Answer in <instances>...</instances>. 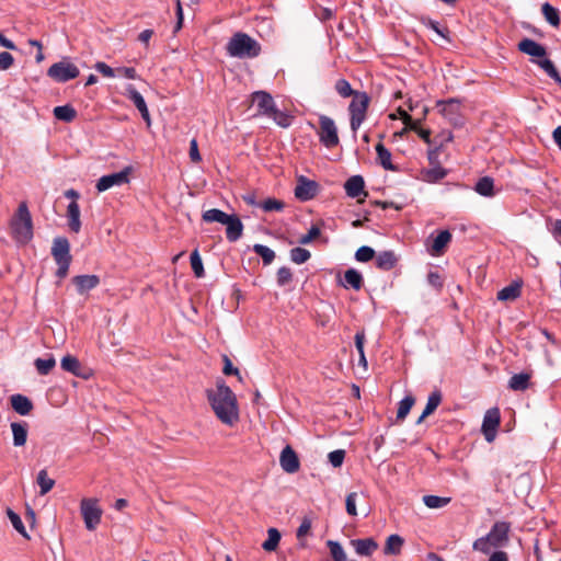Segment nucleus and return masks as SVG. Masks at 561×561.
<instances>
[{
    "mask_svg": "<svg viewBox=\"0 0 561 561\" xmlns=\"http://www.w3.org/2000/svg\"><path fill=\"white\" fill-rule=\"evenodd\" d=\"M206 397L215 415L222 424L233 426L238 423L239 407L237 397L225 381H217L215 389H207Z\"/></svg>",
    "mask_w": 561,
    "mask_h": 561,
    "instance_id": "f257e3e1",
    "label": "nucleus"
},
{
    "mask_svg": "<svg viewBox=\"0 0 561 561\" xmlns=\"http://www.w3.org/2000/svg\"><path fill=\"white\" fill-rule=\"evenodd\" d=\"M510 524L507 522H496L491 530L483 537L474 540L472 548L484 554L490 553L492 548H502L508 543Z\"/></svg>",
    "mask_w": 561,
    "mask_h": 561,
    "instance_id": "f03ea898",
    "label": "nucleus"
},
{
    "mask_svg": "<svg viewBox=\"0 0 561 561\" xmlns=\"http://www.w3.org/2000/svg\"><path fill=\"white\" fill-rule=\"evenodd\" d=\"M518 49L519 51L536 58L533 59V61L537 64L550 78L561 84V77L553 62L546 58L547 50L541 44L531 38H524L518 43Z\"/></svg>",
    "mask_w": 561,
    "mask_h": 561,
    "instance_id": "7ed1b4c3",
    "label": "nucleus"
},
{
    "mask_svg": "<svg viewBox=\"0 0 561 561\" xmlns=\"http://www.w3.org/2000/svg\"><path fill=\"white\" fill-rule=\"evenodd\" d=\"M11 233L13 239L22 244H26L33 238L32 216L25 202L20 203L11 221Z\"/></svg>",
    "mask_w": 561,
    "mask_h": 561,
    "instance_id": "20e7f679",
    "label": "nucleus"
},
{
    "mask_svg": "<svg viewBox=\"0 0 561 561\" xmlns=\"http://www.w3.org/2000/svg\"><path fill=\"white\" fill-rule=\"evenodd\" d=\"M226 50L231 57L240 59L255 58L261 53V45L247 33L238 32L227 43Z\"/></svg>",
    "mask_w": 561,
    "mask_h": 561,
    "instance_id": "39448f33",
    "label": "nucleus"
},
{
    "mask_svg": "<svg viewBox=\"0 0 561 561\" xmlns=\"http://www.w3.org/2000/svg\"><path fill=\"white\" fill-rule=\"evenodd\" d=\"M51 255L58 266L56 276L59 279H64L68 275L69 266L72 261L70 243L66 237H56L53 240Z\"/></svg>",
    "mask_w": 561,
    "mask_h": 561,
    "instance_id": "423d86ee",
    "label": "nucleus"
},
{
    "mask_svg": "<svg viewBox=\"0 0 561 561\" xmlns=\"http://www.w3.org/2000/svg\"><path fill=\"white\" fill-rule=\"evenodd\" d=\"M370 98L364 91H359L353 96L348 106L351 115V129L356 133L366 118V113L369 106Z\"/></svg>",
    "mask_w": 561,
    "mask_h": 561,
    "instance_id": "0eeeda50",
    "label": "nucleus"
},
{
    "mask_svg": "<svg viewBox=\"0 0 561 561\" xmlns=\"http://www.w3.org/2000/svg\"><path fill=\"white\" fill-rule=\"evenodd\" d=\"M317 134L319 136L320 142L325 148H334L340 142L337 127L334 121L327 115L319 116V129L317 130Z\"/></svg>",
    "mask_w": 561,
    "mask_h": 561,
    "instance_id": "6e6552de",
    "label": "nucleus"
},
{
    "mask_svg": "<svg viewBox=\"0 0 561 561\" xmlns=\"http://www.w3.org/2000/svg\"><path fill=\"white\" fill-rule=\"evenodd\" d=\"M96 499H82L80 511L88 530H94L101 522L102 510Z\"/></svg>",
    "mask_w": 561,
    "mask_h": 561,
    "instance_id": "1a4fd4ad",
    "label": "nucleus"
},
{
    "mask_svg": "<svg viewBox=\"0 0 561 561\" xmlns=\"http://www.w3.org/2000/svg\"><path fill=\"white\" fill-rule=\"evenodd\" d=\"M79 75V68L67 60L55 62L47 70V76L57 82H67L71 79H76Z\"/></svg>",
    "mask_w": 561,
    "mask_h": 561,
    "instance_id": "9d476101",
    "label": "nucleus"
},
{
    "mask_svg": "<svg viewBox=\"0 0 561 561\" xmlns=\"http://www.w3.org/2000/svg\"><path fill=\"white\" fill-rule=\"evenodd\" d=\"M131 171V167H126L119 172L103 175L96 182V190L99 192H104L113 186H121L127 184L129 182V174Z\"/></svg>",
    "mask_w": 561,
    "mask_h": 561,
    "instance_id": "9b49d317",
    "label": "nucleus"
},
{
    "mask_svg": "<svg viewBox=\"0 0 561 561\" xmlns=\"http://www.w3.org/2000/svg\"><path fill=\"white\" fill-rule=\"evenodd\" d=\"M320 190V185L308 178L300 175L297 179L295 187V197L301 202H307L314 198Z\"/></svg>",
    "mask_w": 561,
    "mask_h": 561,
    "instance_id": "f8f14e48",
    "label": "nucleus"
},
{
    "mask_svg": "<svg viewBox=\"0 0 561 561\" xmlns=\"http://www.w3.org/2000/svg\"><path fill=\"white\" fill-rule=\"evenodd\" d=\"M501 414L497 408L489 409L483 417L481 431L486 442L491 443L496 436L497 427L500 426Z\"/></svg>",
    "mask_w": 561,
    "mask_h": 561,
    "instance_id": "ddd939ff",
    "label": "nucleus"
},
{
    "mask_svg": "<svg viewBox=\"0 0 561 561\" xmlns=\"http://www.w3.org/2000/svg\"><path fill=\"white\" fill-rule=\"evenodd\" d=\"M124 95L130 100L136 108L139 111L142 119L145 121L147 127L151 126V117L150 113L147 106V103L142 95L136 90V88L133 84H128L125 88Z\"/></svg>",
    "mask_w": 561,
    "mask_h": 561,
    "instance_id": "4468645a",
    "label": "nucleus"
},
{
    "mask_svg": "<svg viewBox=\"0 0 561 561\" xmlns=\"http://www.w3.org/2000/svg\"><path fill=\"white\" fill-rule=\"evenodd\" d=\"M251 98L252 102L257 106V116L267 117L276 107L272 95L266 91H255L251 94Z\"/></svg>",
    "mask_w": 561,
    "mask_h": 561,
    "instance_id": "2eb2a0df",
    "label": "nucleus"
},
{
    "mask_svg": "<svg viewBox=\"0 0 561 561\" xmlns=\"http://www.w3.org/2000/svg\"><path fill=\"white\" fill-rule=\"evenodd\" d=\"M437 106L440 107V113L453 124L460 123V102L457 99H449L447 101H438Z\"/></svg>",
    "mask_w": 561,
    "mask_h": 561,
    "instance_id": "dca6fc26",
    "label": "nucleus"
},
{
    "mask_svg": "<svg viewBox=\"0 0 561 561\" xmlns=\"http://www.w3.org/2000/svg\"><path fill=\"white\" fill-rule=\"evenodd\" d=\"M280 467L287 473H295L300 468V462L297 454L290 446H286L279 457Z\"/></svg>",
    "mask_w": 561,
    "mask_h": 561,
    "instance_id": "f3484780",
    "label": "nucleus"
},
{
    "mask_svg": "<svg viewBox=\"0 0 561 561\" xmlns=\"http://www.w3.org/2000/svg\"><path fill=\"white\" fill-rule=\"evenodd\" d=\"M224 225L226 226V238L229 242H236L242 237L244 227L236 214H231Z\"/></svg>",
    "mask_w": 561,
    "mask_h": 561,
    "instance_id": "a211bd4d",
    "label": "nucleus"
},
{
    "mask_svg": "<svg viewBox=\"0 0 561 561\" xmlns=\"http://www.w3.org/2000/svg\"><path fill=\"white\" fill-rule=\"evenodd\" d=\"M346 195L352 198H357L360 195L366 197L368 194L365 192V181L362 175L351 176L344 184Z\"/></svg>",
    "mask_w": 561,
    "mask_h": 561,
    "instance_id": "6ab92c4d",
    "label": "nucleus"
},
{
    "mask_svg": "<svg viewBox=\"0 0 561 561\" xmlns=\"http://www.w3.org/2000/svg\"><path fill=\"white\" fill-rule=\"evenodd\" d=\"M77 291L84 294L100 284V277L98 275H78L72 278Z\"/></svg>",
    "mask_w": 561,
    "mask_h": 561,
    "instance_id": "aec40b11",
    "label": "nucleus"
},
{
    "mask_svg": "<svg viewBox=\"0 0 561 561\" xmlns=\"http://www.w3.org/2000/svg\"><path fill=\"white\" fill-rule=\"evenodd\" d=\"M351 545L357 554L365 557H370L378 549V543L374 538L353 539Z\"/></svg>",
    "mask_w": 561,
    "mask_h": 561,
    "instance_id": "412c9836",
    "label": "nucleus"
},
{
    "mask_svg": "<svg viewBox=\"0 0 561 561\" xmlns=\"http://www.w3.org/2000/svg\"><path fill=\"white\" fill-rule=\"evenodd\" d=\"M522 286H523V280H520V279L514 280L508 286L502 288L497 293L496 297L500 301H514L520 296Z\"/></svg>",
    "mask_w": 561,
    "mask_h": 561,
    "instance_id": "4be33fe9",
    "label": "nucleus"
},
{
    "mask_svg": "<svg viewBox=\"0 0 561 561\" xmlns=\"http://www.w3.org/2000/svg\"><path fill=\"white\" fill-rule=\"evenodd\" d=\"M451 241V233L448 230H442L433 239L432 244L428 248V251L432 255H440L443 254L447 244Z\"/></svg>",
    "mask_w": 561,
    "mask_h": 561,
    "instance_id": "5701e85b",
    "label": "nucleus"
},
{
    "mask_svg": "<svg viewBox=\"0 0 561 561\" xmlns=\"http://www.w3.org/2000/svg\"><path fill=\"white\" fill-rule=\"evenodd\" d=\"M12 409L20 415H27L33 410V402L23 394H13L10 398Z\"/></svg>",
    "mask_w": 561,
    "mask_h": 561,
    "instance_id": "b1692460",
    "label": "nucleus"
},
{
    "mask_svg": "<svg viewBox=\"0 0 561 561\" xmlns=\"http://www.w3.org/2000/svg\"><path fill=\"white\" fill-rule=\"evenodd\" d=\"M11 430L13 434V445L21 447L26 444L28 425L26 422H12Z\"/></svg>",
    "mask_w": 561,
    "mask_h": 561,
    "instance_id": "393cba45",
    "label": "nucleus"
},
{
    "mask_svg": "<svg viewBox=\"0 0 561 561\" xmlns=\"http://www.w3.org/2000/svg\"><path fill=\"white\" fill-rule=\"evenodd\" d=\"M67 218L69 229L78 233L81 229V220H80V207L76 201H72L67 207Z\"/></svg>",
    "mask_w": 561,
    "mask_h": 561,
    "instance_id": "a878e982",
    "label": "nucleus"
},
{
    "mask_svg": "<svg viewBox=\"0 0 561 561\" xmlns=\"http://www.w3.org/2000/svg\"><path fill=\"white\" fill-rule=\"evenodd\" d=\"M398 263L396 253L391 250L380 252L376 257V267L381 271H390Z\"/></svg>",
    "mask_w": 561,
    "mask_h": 561,
    "instance_id": "bb28decb",
    "label": "nucleus"
},
{
    "mask_svg": "<svg viewBox=\"0 0 561 561\" xmlns=\"http://www.w3.org/2000/svg\"><path fill=\"white\" fill-rule=\"evenodd\" d=\"M443 399L442 392L438 389H435L431 394L428 396L425 409L421 416L417 420V424L422 423L425 417L434 413V411L438 408Z\"/></svg>",
    "mask_w": 561,
    "mask_h": 561,
    "instance_id": "cd10ccee",
    "label": "nucleus"
},
{
    "mask_svg": "<svg viewBox=\"0 0 561 561\" xmlns=\"http://www.w3.org/2000/svg\"><path fill=\"white\" fill-rule=\"evenodd\" d=\"M377 161L388 171H397L398 168L391 162V152L383 146L382 142L376 145Z\"/></svg>",
    "mask_w": 561,
    "mask_h": 561,
    "instance_id": "c85d7f7f",
    "label": "nucleus"
},
{
    "mask_svg": "<svg viewBox=\"0 0 561 561\" xmlns=\"http://www.w3.org/2000/svg\"><path fill=\"white\" fill-rule=\"evenodd\" d=\"M404 545V539L397 535H390L387 540L383 548V553L387 556H398L401 553L402 547Z\"/></svg>",
    "mask_w": 561,
    "mask_h": 561,
    "instance_id": "c756f323",
    "label": "nucleus"
},
{
    "mask_svg": "<svg viewBox=\"0 0 561 561\" xmlns=\"http://www.w3.org/2000/svg\"><path fill=\"white\" fill-rule=\"evenodd\" d=\"M344 287H352L355 290H359L363 287V276L355 268H348L344 273Z\"/></svg>",
    "mask_w": 561,
    "mask_h": 561,
    "instance_id": "7c9ffc66",
    "label": "nucleus"
},
{
    "mask_svg": "<svg viewBox=\"0 0 561 561\" xmlns=\"http://www.w3.org/2000/svg\"><path fill=\"white\" fill-rule=\"evenodd\" d=\"M530 375L527 373L515 374L508 381L510 389L524 391L529 387Z\"/></svg>",
    "mask_w": 561,
    "mask_h": 561,
    "instance_id": "2f4dec72",
    "label": "nucleus"
},
{
    "mask_svg": "<svg viewBox=\"0 0 561 561\" xmlns=\"http://www.w3.org/2000/svg\"><path fill=\"white\" fill-rule=\"evenodd\" d=\"M53 113L58 121H62L66 123H70L77 117V111L73 106L69 104L56 106Z\"/></svg>",
    "mask_w": 561,
    "mask_h": 561,
    "instance_id": "473e14b6",
    "label": "nucleus"
},
{
    "mask_svg": "<svg viewBox=\"0 0 561 561\" xmlns=\"http://www.w3.org/2000/svg\"><path fill=\"white\" fill-rule=\"evenodd\" d=\"M474 191L485 197H492L494 195V181L490 176L481 178L474 186Z\"/></svg>",
    "mask_w": 561,
    "mask_h": 561,
    "instance_id": "72a5a7b5",
    "label": "nucleus"
},
{
    "mask_svg": "<svg viewBox=\"0 0 561 561\" xmlns=\"http://www.w3.org/2000/svg\"><path fill=\"white\" fill-rule=\"evenodd\" d=\"M60 366L64 370L73 374L75 376L82 377L80 373L81 364L77 357L72 355H66L61 358Z\"/></svg>",
    "mask_w": 561,
    "mask_h": 561,
    "instance_id": "f704fd0d",
    "label": "nucleus"
},
{
    "mask_svg": "<svg viewBox=\"0 0 561 561\" xmlns=\"http://www.w3.org/2000/svg\"><path fill=\"white\" fill-rule=\"evenodd\" d=\"M230 215L218 208H211L202 214V219L205 222H219L224 225Z\"/></svg>",
    "mask_w": 561,
    "mask_h": 561,
    "instance_id": "c9c22d12",
    "label": "nucleus"
},
{
    "mask_svg": "<svg viewBox=\"0 0 561 561\" xmlns=\"http://www.w3.org/2000/svg\"><path fill=\"white\" fill-rule=\"evenodd\" d=\"M280 533L276 528H270L267 530V539L262 543V548L265 551H275L280 541Z\"/></svg>",
    "mask_w": 561,
    "mask_h": 561,
    "instance_id": "e433bc0d",
    "label": "nucleus"
},
{
    "mask_svg": "<svg viewBox=\"0 0 561 561\" xmlns=\"http://www.w3.org/2000/svg\"><path fill=\"white\" fill-rule=\"evenodd\" d=\"M267 117L272 118L282 128L289 127L294 118L291 115L278 110L277 107H275Z\"/></svg>",
    "mask_w": 561,
    "mask_h": 561,
    "instance_id": "4c0bfd02",
    "label": "nucleus"
},
{
    "mask_svg": "<svg viewBox=\"0 0 561 561\" xmlns=\"http://www.w3.org/2000/svg\"><path fill=\"white\" fill-rule=\"evenodd\" d=\"M541 11H542V14H543L546 21L549 24H551L552 26L560 25L559 11L554 7H552L550 3L546 2L542 4Z\"/></svg>",
    "mask_w": 561,
    "mask_h": 561,
    "instance_id": "58836bf2",
    "label": "nucleus"
},
{
    "mask_svg": "<svg viewBox=\"0 0 561 561\" xmlns=\"http://www.w3.org/2000/svg\"><path fill=\"white\" fill-rule=\"evenodd\" d=\"M36 481L41 488V495L48 493L55 485V480L48 477V473L45 469L38 472Z\"/></svg>",
    "mask_w": 561,
    "mask_h": 561,
    "instance_id": "ea45409f",
    "label": "nucleus"
},
{
    "mask_svg": "<svg viewBox=\"0 0 561 561\" xmlns=\"http://www.w3.org/2000/svg\"><path fill=\"white\" fill-rule=\"evenodd\" d=\"M34 365L39 375L46 376L55 367L56 360L53 356H49L48 358H36Z\"/></svg>",
    "mask_w": 561,
    "mask_h": 561,
    "instance_id": "a19ab883",
    "label": "nucleus"
},
{
    "mask_svg": "<svg viewBox=\"0 0 561 561\" xmlns=\"http://www.w3.org/2000/svg\"><path fill=\"white\" fill-rule=\"evenodd\" d=\"M450 497H444L438 495H424L423 503L428 508H442L450 503Z\"/></svg>",
    "mask_w": 561,
    "mask_h": 561,
    "instance_id": "79ce46f5",
    "label": "nucleus"
},
{
    "mask_svg": "<svg viewBox=\"0 0 561 561\" xmlns=\"http://www.w3.org/2000/svg\"><path fill=\"white\" fill-rule=\"evenodd\" d=\"M253 251L262 257L264 265H270L275 259V252L266 245L256 243Z\"/></svg>",
    "mask_w": 561,
    "mask_h": 561,
    "instance_id": "37998d69",
    "label": "nucleus"
},
{
    "mask_svg": "<svg viewBox=\"0 0 561 561\" xmlns=\"http://www.w3.org/2000/svg\"><path fill=\"white\" fill-rule=\"evenodd\" d=\"M327 546L330 549L333 561H346V553L340 542L328 540Z\"/></svg>",
    "mask_w": 561,
    "mask_h": 561,
    "instance_id": "c03bdc74",
    "label": "nucleus"
},
{
    "mask_svg": "<svg viewBox=\"0 0 561 561\" xmlns=\"http://www.w3.org/2000/svg\"><path fill=\"white\" fill-rule=\"evenodd\" d=\"M415 400L412 396L404 397L400 402L397 411V419L403 420L409 414Z\"/></svg>",
    "mask_w": 561,
    "mask_h": 561,
    "instance_id": "a18cd8bd",
    "label": "nucleus"
},
{
    "mask_svg": "<svg viewBox=\"0 0 561 561\" xmlns=\"http://www.w3.org/2000/svg\"><path fill=\"white\" fill-rule=\"evenodd\" d=\"M7 515L12 524V526L14 527V529L21 534L24 538H30L27 533H26V529L22 523V519L21 517L14 512L12 511L11 508H8L7 510Z\"/></svg>",
    "mask_w": 561,
    "mask_h": 561,
    "instance_id": "49530a36",
    "label": "nucleus"
},
{
    "mask_svg": "<svg viewBox=\"0 0 561 561\" xmlns=\"http://www.w3.org/2000/svg\"><path fill=\"white\" fill-rule=\"evenodd\" d=\"M310 256V251L305 248L297 247L290 250V260L296 264H302L307 262Z\"/></svg>",
    "mask_w": 561,
    "mask_h": 561,
    "instance_id": "de8ad7c7",
    "label": "nucleus"
},
{
    "mask_svg": "<svg viewBox=\"0 0 561 561\" xmlns=\"http://www.w3.org/2000/svg\"><path fill=\"white\" fill-rule=\"evenodd\" d=\"M335 90L342 98L354 96L359 91L353 90L350 82L345 79H339L335 82Z\"/></svg>",
    "mask_w": 561,
    "mask_h": 561,
    "instance_id": "09e8293b",
    "label": "nucleus"
},
{
    "mask_svg": "<svg viewBox=\"0 0 561 561\" xmlns=\"http://www.w3.org/2000/svg\"><path fill=\"white\" fill-rule=\"evenodd\" d=\"M190 259H191V266H192V270H193L195 276L198 278L203 277L205 274V271H204L203 262H202V259H201V255H199L197 249H195L191 253Z\"/></svg>",
    "mask_w": 561,
    "mask_h": 561,
    "instance_id": "8fccbe9b",
    "label": "nucleus"
},
{
    "mask_svg": "<svg viewBox=\"0 0 561 561\" xmlns=\"http://www.w3.org/2000/svg\"><path fill=\"white\" fill-rule=\"evenodd\" d=\"M375 250L370 247H367V245H363L360 248L357 249V251L355 252V259L358 261V262H369L370 260H373L375 257Z\"/></svg>",
    "mask_w": 561,
    "mask_h": 561,
    "instance_id": "3c124183",
    "label": "nucleus"
},
{
    "mask_svg": "<svg viewBox=\"0 0 561 561\" xmlns=\"http://www.w3.org/2000/svg\"><path fill=\"white\" fill-rule=\"evenodd\" d=\"M446 174H447V171L444 168L436 165L426 171L425 179L428 182H437V181L444 179L446 176Z\"/></svg>",
    "mask_w": 561,
    "mask_h": 561,
    "instance_id": "603ef678",
    "label": "nucleus"
},
{
    "mask_svg": "<svg viewBox=\"0 0 561 561\" xmlns=\"http://www.w3.org/2000/svg\"><path fill=\"white\" fill-rule=\"evenodd\" d=\"M260 207L264 211H280L285 207V204L279 199L267 198L260 205Z\"/></svg>",
    "mask_w": 561,
    "mask_h": 561,
    "instance_id": "864d4df0",
    "label": "nucleus"
},
{
    "mask_svg": "<svg viewBox=\"0 0 561 561\" xmlns=\"http://www.w3.org/2000/svg\"><path fill=\"white\" fill-rule=\"evenodd\" d=\"M293 279V273L290 271V268L286 267V266H283V267H279L278 271H277V284L279 286H285L287 285L288 283H290Z\"/></svg>",
    "mask_w": 561,
    "mask_h": 561,
    "instance_id": "5fc2aeb1",
    "label": "nucleus"
},
{
    "mask_svg": "<svg viewBox=\"0 0 561 561\" xmlns=\"http://www.w3.org/2000/svg\"><path fill=\"white\" fill-rule=\"evenodd\" d=\"M328 458H329L330 463L334 468L341 467L344 461V458H345V450H343V449L333 450L328 455Z\"/></svg>",
    "mask_w": 561,
    "mask_h": 561,
    "instance_id": "6e6d98bb",
    "label": "nucleus"
},
{
    "mask_svg": "<svg viewBox=\"0 0 561 561\" xmlns=\"http://www.w3.org/2000/svg\"><path fill=\"white\" fill-rule=\"evenodd\" d=\"M357 496H358V494L356 492H351L346 496V501H345L346 512L351 516L357 515V510H356Z\"/></svg>",
    "mask_w": 561,
    "mask_h": 561,
    "instance_id": "4d7b16f0",
    "label": "nucleus"
},
{
    "mask_svg": "<svg viewBox=\"0 0 561 561\" xmlns=\"http://www.w3.org/2000/svg\"><path fill=\"white\" fill-rule=\"evenodd\" d=\"M321 234V230L318 226H311L308 233L304 234L299 239V243L308 244Z\"/></svg>",
    "mask_w": 561,
    "mask_h": 561,
    "instance_id": "13d9d810",
    "label": "nucleus"
},
{
    "mask_svg": "<svg viewBox=\"0 0 561 561\" xmlns=\"http://www.w3.org/2000/svg\"><path fill=\"white\" fill-rule=\"evenodd\" d=\"M427 282L431 286H433L436 290H440L443 288V278L438 272L431 271L427 274Z\"/></svg>",
    "mask_w": 561,
    "mask_h": 561,
    "instance_id": "bf43d9fd",
    "label": "nucleus"
},
{
    "mask_svg": "<svg viewBox=\"0 0 561 561\" xmlns=\"http://www.w3.org/2000/svg\"><path fill=\"white\" fill-rule=\"evenodd\" d=\"M224 369H222V373L225 375H236L238 376L239 380L241 381L242 380V377L240 375V371L238 368L233 367L231 360L229 359V357L227 355H224Z\"/></svg>",
    "mask_w": 561,
    "mask_h": 561,
    "instance_id": "052dcab7",
    "label": "nucleus"
},
{
    "mask_svg": "<svg viewBox=\"0 0 561 561\" xmlns=\"http://www.w3.org/2000/svg\"><path fill=\"white\" fill-rule=\"evenodd\" d=\"M94 68L104 77L112 78L116 75V69H113L103 61H98Z\"/></svg>",
    "mask_w": 561,
    "mask_h": 561,
    "instance_id": "680f3d73",
    "label": "nucleus"
},
{
    "mask_svg": "<svg viewBox=\"0 0 561 561\" xmlns=\"http://www.w3.org/2000/svg\"><path fill=\"white\" fill-rule=\"evenodd\" d=\"M311 530V520L309 518H304L300 526L297 529L296 536L298 540L305 538Z\"/></svg>",
    "mask_w": 561,
    "mask_h": 561,
    "instance_id": "e2e57ef3",
    "label": "nucleus"
},
{
    "mask_svg": "<svg viewBox=\"0 0 561 561\" xmlns=\"http://www.w3.org/2000/svg\"><path fill=\"white\" fill-rule=\"evenodd\" d=\"M14 62L13 56L8 51L0 53V69L7 70L9 69Z\"/></svg>",
    "mask_w": 561,
    "mask_h": 561,
    "instance_id": "0e129e2a",
    "label": "nucleus"
},
{
    "mask_svg": "<svg viewBox=\"0 0 561 561\" xmlns=\"http://www.w3.org/2000/svg\"><path fill=\"white\" fill-rule=\"evenodd\" d=\"M190 158L195 163H197L202 160L196 139H192L190 142Z\"/></svg>",
    "mask_w": 561,
    "mask_h": 561,
    "instance_id": "69168bd1",
    "label": "nucleus"
},
{
    "mask_svg": "<svg viewBox=\"0 0 561 561\" xmlns=\"http://www.w3.org/2000/svg\"><path fill=\"white\" fill-rule=\"evenodd\" d=\"M116 73L122 75L127 79H137V71L133 67H118L116 68Z\"/></svg>",
    "mask_w": 561,
    "mask_h": 561,
    "instance_id": "338daca9",
    "label": "nucleus"
},
{
    "mask_svg": "<svg viewBox=\"0 0 561 561\" xmlns=\"http://www.w3.org/2000/svg\"><path fill=\"white\" fill-rule=\"evenodd\" d=\"M424 24L426 27L433 30L439 36L446 38V33L448 32L447 28H442L437 22L433 20H427Z\"/></svg>",
    "mask_w": 561,
    "mask_h": 561,
    "instance_id": "774afa93",
    "label": "nucleus"
}]
</instances>
